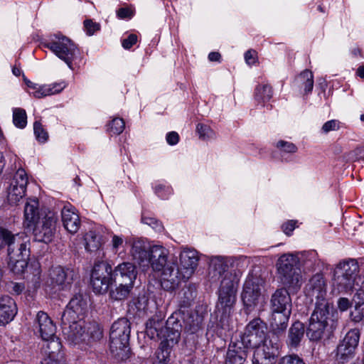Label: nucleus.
<instances>
[{"instance_id": "f257e3e1", "label": "nucleus", "mask_w": 364, "mask_h": 364, "mask_svg": "<svg viewBox=\"0 0 364 364\" xmlns=\"http://www.w3.org/2000/svg\"><path fill=\"white\" fill-rule=\"evenodd\" d=\"M169 251L163 245H154L151 250L152 272L159 277L162 288L175 289L182 280L191 277L198 266V256L195 250L185 248L180 254L181 269L174 260H168Z\"/></svg>"}, {"instance_id": "f03ea898", "label": "nucleus", "mask_w": 364, "mask_h": 364, "mask_svg": "<svg viewBox=\"0 0 364 364\" xmlns=\"http://www.w3.org/2000/svg\"><path fill=\"white\" fill-rule=\"evenodd\" d=\"M242 273L239 270H230L222 276L216 305L218 316L222 327L229 326V318L236 302V294Z\"/></svg>"}, {"instance_id": "7ed1b4c3", "label": "nucleus", "mask_w": 364, "mask_h": 364, "mask_svg": "<svg viewBox=\"0 0 364 364\" xmlns=\"http://www.w3.org/2000/svg\"><path fill=\"white\" fill-rule=\"evenodd\" d=\"M361 282L359 265L354 259H348L338 262L333 272L332 286L338 293L352 292Z\"/></svg>"}, {"instance_id": "20e7f679", "label": "nucleus", "mask_w": 364, "mask_h": 364, "mask_svg": "<svg viewBox=\"0 0 364 364\" xmlns=\"http://www.w3.org/2000/svg\"><path fill=\"white\" fill-rule=\"evenodd\" d=\"M299 259L291 253L282 255L277 262V269L281 282L289 291L296 293L302 284L301 269L298 267Z\"/></svg>"}, {"instance_id": "39448f33", "label": "nucleus", "mask_w": 364, "mask_h": 364, "mask_svg": "<svg viewBox=\"0 0 364 364\" xmlns=\"http://www.w3.org/2000/svg\"><path fill=\"white\" fill-rule=\"evenodd\" d=\"M335 310L333 308L314 309L306 330V336L311 341H318L328 336L335 328Z\"/></svg>"}, {"instance_id": "423d86ee", "label": "nucleus", "mask_w": 364, "mask_h": 364, "mask_svg": "<svg viewBox=\"0 0 364 364\" xmlns=\"http://www.w3.org/2000/svg\"><path fill=\"white\" fill-rule=\"evenodd\" d=\"M129 336L130 323L127 319L122 318L112 324L109 333V347L113 356L122 360L129 358Z\"/></svg>"}, {"instance_id": "0eeeda50", "label": "nucleus", "mask_w": 364, "mask_h": 364, "mask_svg": "<svg viewBox=\"0 0 364 364\" xmlns=\"http://www.w3.org/2000/svg\"><path fill=\"white\" fill-rule=\"evenodd\" d=\"M241 299L247 313L255 310H261L267 303V297L262 292L259 279L253 274H249L243 284Z\"/></svg>"}, {"instance_id": "6e6552de", "label": "nucleus", "mask_w": 364, "mask_h": 364, "mask_svg": "<svg viewBox=\"0 0 364 364\" xmlns=\"http://www.w3.org/2000/svg\"><path fill=\"white\" fill-rule=\"evenodd\" d=\"M45 46L73 70V61L77 58L80 51L69 38L62 35H54L46 41Z\"/></svg>"}, {"instance_id": "1a4fd4ad", "label": "nucleus", "mask_w": 364, "mask_h": 364, "mask_svg": "<svg viewBox=\"0 0 364 364\" xmlns=\"http://www.w3.org/2000/svg\"><path fill=\"white\" fill-rule=\"evenodd\" d=\"M0 237L2 240V248L7 247L9 258H15L16 255L30 257V238L25 232L14 234L3 228Z\"/></svg>"}, {"instance_id": "9d476101", "label": "nucleus", "mask_w": 364, "mask_h": 364, "mask_svg": "<svg viewBox=\"0 0 364 364\" xmlns=\"http://www.w3.org/2000/svg\"><path fill=\"white\" fill-rule=\"evenodd\" d=\"M304 293L307 298L315 301V309L333 308L332 303L327 299V284L322 274L314 275L306 284Z\"/></svg>"}, {"instance_id": "9b49d317", "label": "nucleus", "mask_w": 364, "mask_h": 364, "mask_svg": "<svg viewBox=\"0 0 364 364\" xmlns=\"http://www.w3.org/2000/svg\"><path fill=\"white\" fill-rule=\"evenodd\" d=\"M90 283L95 293H106L114 283L112 266L105 261L95 262L91 273Z\"/></svg>"}, {"instance_id": "f8f14e48", "label": "nucleus", "mask_w": 364, "mask_h": 364, "mask_svg": "<svg viewBox=\"0 0 364 364\" xmlns=\"http://www.w3.org/2000/svg\"><path fill=\"white\" fill-rule=\"evenodd\" d=\"M57 214L48 209L41 210V218L34 224L33 232L36 239L48 243L52 241L56 230Z\"/></svg>"}, {"instance_id": "ddd939ff", "label": "nucleus", "mask_w": 364, "mask_h": 364, "mask_svg": "<svg viewBox=\"0 0 364 364\" xmlns=\"http://www.w3.org/2000/svg\"><path fill=\"white\" fill-rule=\"evenodd\" d=\"M129 246V254L143 271L151 269V250L155 245H149L147 240L142 237H132L127 242Z\"/></svg>"}, {"instance_id": "4468645a", "label": "nucleus", "mask_w": 364, "mask_h": 364, "mask_svg": "<svg viewBox=\"0 0 364 364\" xmlns=\"http://www.w3.org/2000/svg\"><path fill=\"white\" fill-rule=\"evenodd\" d=\"M267 326L260 318H255L246 326L245 331L239 342L248 348H253L262 345L266 340H274L267 338Z\"/></svg>"}, {"instance_id": "2eb2a0df", "label": "nucleus", "mask_w": 364, "mask_h": 364, "mask_svg": "<svg viewBox=\"0 0 364 364\" xmlns=\"http://www.w3.org/2000/svg\"><path fill=\"white\" fill-rule=\"evenodd\" d=\"M28 182V176L23 168H18L8 182L7 200L11 205H16L26 194Z\"/></svg>"}, {"instance_id": "dca6fc26", "label": "nucleus", "mask_w": 364, "mask_h": 364, "mask_svg": "<svg viewBox=\"0 0 364 364\" xmlns=\"http://www.w3.org/2000/svg\"><path fill=\"white\" fill-rule=\"evenodd\" d=\"M279 347L277 338L266 340L262 345L253 347L252 364H274L279 355Z\"/></svg>"}, {"instance_id": "f3484780", "label": "nucleus", "mask_w": 364, "mask_h": 364, "mask_svg": "<svg viewBox=\"0 0 364 364\" xmlns=\"http://www.w3.org/2000/svg\"><path fill=\"white\" fill-rule=\"evenodd\" d=\"M360 331L357 328L350 330L337 347L336 359L339 363H344L353 358L358 345Z\"/></svg>"}, {"instance_id": "a211bd4d", "label": "nucleus", "mask_w": 364, "mask_h": 364, "mask_svg": "<svg viewBox=\"0 0 364 364\" xmlns=\"http://www.w3.org/2000/svg\"><path fill=\"white\" fill-rule=\"evenodd\" d=\"M62 328L65 338L72 344H79L87 337L82 319L68 320L67 323L62 319Z\"/></svg>"}, {"instance_id": "6ab92c4d", "label": "nucleus", "mask_w": 364, "mask_h": 364, "mask_svg": "<svg viewBox=\"0 0 364 364\" xmlns=\"http://www.w3.org/2000/svg\"><path fill=\"white\" fill-rule=\"evenodd\" d=\"M87 310V302L83 299L82 294L75 295L70 301L65 310L64 311L62 318L64 322L68 323L70 319H82V317Z\"/></svg>"}, {"instance_id": "aec40b11", "label": "nucleus", "mask_w": 364, "mask_h": 364, "mask_svg": "<svg viewBox=\"0 0 364 364\" xmlns=\"http://www.w3.org/2000/svg\"><path fill=\"white\" fill-rule=\"evenodd\" d=\"M50 276L52 288L56 291L67 289L73 279V271L60 266L53 268Z\"/></svg>"}, {"instance_id": "412c9836", "label": "nucleus", "mask_w": 364, "mask_h": 364, "mask_svg": "<svg viewBox=\"0 0 364 364\" xmlns=\"http://www.w3.org/2000/svg\"><path fill=\"white\" fill-rule=\"evenodd\" d=\"M61 216L65 229L71 234L76 233L80 227V219L75 208L70 204L64 205Z\"/></svg>"}, {"instance_id": "4be33fe9", "label": "nucleus", "mask_w": 364, "mask_h": 364, "mask_svg": "<svg viewBox=\"0 0 364 364\" xmlns=\"http://www.w3.org/2000/svg\"><path fill=\"white\" fill-rule=\"evenodd\" d=\"M35 326L43 340H48L55 335V325L48 315L43 311H39L37 314Z\"/></svg>"}, {"instance_id": "5701e85b", "label": "nucleus", "mask_w": 364, "mask_h": 364, "mask_svg": "<svg viewBox=\"0 0 364 364\" xmlns=\"http://www.w3.org/2000/svg\"><path fill=\"white\" fill-rule=\"evenodd\" d=\"M114 282H123L129 285L134 284L136 277L135 266L131 262H122L112 271Z\"/></svg>"}, {"instance_id": "b1692460", "label": "nucleus", "mask_w": 364, "mask_h": 364, "mask_svg": "<svg viewBox=\"0 0 364 364\" xmlns=\"http://www.w3.org/2000/svg\"><path fill=\"white\" fill-rule=\"evenodd\" d=\"M17 314L15 301L9 296H0V325L11 321Z\"/></svg>"}, {"instance_id": "393cba45", "label": "nucleus", "mask_w": 364, "mask_h": 364, "mask_svg": "<svg viewBox=\"0 0 364 364\" xmlns=\"http://www.w3.org/2000/svg\"><path fill=\"white\" fill-rule=\"evenodd\" d=\"M247 348L242 342L231 343L227 352L225 364H243L247 358Z\"/></svg>"}, {"instance_id": "a878e982", "label": "nucleus", "mask_w": 364, "mask_h": 364, "mask_svg": "<svg viewBox=\"0 0 364 364\" xmlns=\"http://www.w3.org/2000/svg\"><path fill=\"white\" fill-rule=\"evenodd\" d=\"M271 304L272 311H291V299L286 289H277L272 296Z\"/></svg>"}, {"instance_id": "bb28decb", "label": "nucleus", "mask_w": 364, "mask_h": 364, "mask_svg": "<svg viewBox=\"0 0 364 364\" xmlns=\"http://www.w3.org/2000/svg\"><path fill=\"white\" fill-rule=\"evenodd\" d=\"M173 319V317L171 316L168 318L167 321L168 327L166 328V331H168V334L166 339L161 342L159 346L160 349H168V350L170 351V348L178 343L181 337V324L178 322H176V323L173 322V326L172 327V329L169 330L171 328L170 325Z\"/></svg>"}, {"instance_id": "cd10ccee", "label": "nucleus", "mask_w": 364, "mask_h": 364, "mask_svg": "<svg viewBox=\"0 0 364 364\" xmlns=\"http://www.w3.org/2000/svg\"><path fill=\"white\" fill-rule=\"evenodd\" d=\"M291 312L290 311H272L270 326L274 333L278 335L284 331L287 327Z\"/></svg>"}, {"instance_id": "c85d7f7f", "label": "nucleus", "mask_w": 364, "mask_h": 364, "mask_svg": "<svg viewBox=\"0 0 364 364\" xmlns=\"http://www.w3.org/2000/svg\"><path fill=\"white\" fill-rule=\"evenodd\" d=\"M38 202L36 199L29 200L25 205V224L28 228H33L34 224L41 218V210L38 211Z\"/></svg>"}, {"instance_id": "c756f323", "label": "nucleus", "mask_w": 364, "mask_h": 364, "mask_svg": "<svg viewBox=\"0 0 364 364\" xmlns=\"http://www.w3.org/2000/svg\"><path fill=\"white\" fill-rule=\"evenodd\" d=\"M230 259L222 256H214L210 259V274L213 277H222L225 273L229 272L227 270L228 263Z\"/></svg>"}, {"instance_id": "7c9ffc66", "label": "nucleus", "mask_w": 364, "mask_h": 364, "mask_svg": "<svg viewBox=\"0 0 364 364\" xmlns=\"http://www.w3.org/2000/svg\"><path fill=\"white\" fill-rule=\"evenodd\" d=\"M43 341L44 344L42 347V350L46 355L45 358L60 359L62 357L60 355L62 345L59 338L54 335L52 338Z\"/></svg>"}, {"instance_id": "2f4dec72", "label": "nucleus", "mask_w": 364, "mask_h": 364, "mask_svg": "<svg viewBox=\"0 0 364 364\" xmlns=\"http://www.w3.org/2000/svg\"><path fill=\"white\" fill-rule=\"evenodd\" d=\"M294 85L299 90H304L305 94L311 92L314 87V75L311 71L305 70L294 80Z\"/></svg>"}, {"instance_id": "473e14b6", "label": "nucleus", "mask_w": 364, "mask_h": 364, "mask_svg": "<svg viewBox=\"0 0 364 364\" xmlns=\"http://www.w3.org/2000/svg\"><path fill=\"white\" fill-rule=\"evenodd\" d=\"M304 335V326L301 322L296 321L293 323L289 333V345L291 348L297 347Z\"/></svg>"}, {"instance_id": "72a5a7b5", "label": "nucleus", "mask_w": 364, "mask_h": 364, "mask_svg": "<svg viewBox=\"0 0 364 364\" xmlns=\"http://www.w3.org/2000/svg\"><path fill=\"white\" fill-rule=\"evenodd\" d=\"M85 249L89 252L98 250L102 245V235L95 230H90L84 237Z\"/></svg>"}, {"instance_id": "f704fd0d", "label": "nucleus", "mask_w": 364, "mask_h": 364, "mask_svg": "<svg viewBox=\"0 0 364 364\" xmlns=\"http://www.w3.org/2000/svg\"><path fill=\"white\" fill-rule=\"evenodd\" d=\"M117 286L114 289H111L109 292L110 297L114 300H122L127 298L134 284L129 285L123 282H114Z\"/></svg>"}, {"instance_id": "c9c22d12", "label": "nucleus", "mask_w": 364, "mask_h": 364, "mask_svg": "<svg viewBox=\"0 0 364 364\" xmlns=\"http://www.w3.org/2000/svg\"><path fill=\"white\" fill-rule=\"evenodd\" d=\"M165 330L164 322L158 318L153 317L146 323L147 333L151 334L152 337L155 335L159 338L164 337V331Z\"/></svg>"}, {"instance_id": "e433bc0d", "label": "nucleus", "mask_w": 364, "mask_h": 364, "mask_svg": "<svg viewBox=\"0 0 364 364\" xmlns=\"http://www.w3.org/2000/svg\"><path fill=\"white\" fill-rule=\"evenodd\" d=\"M31 269H33L32 276L28 279V287L29 291H35L41 286V266L37 262H34L31 264Z\"/></svg>"}, {"instance_id": "4c0bfd02", "label": "nucleus", "mask_w": 364, "mask_h": 364, "mask_svg": "<svg viewBox=\"0 0 364 364\" xmlns=\"http://www.w3.org/2000/svg\"><path fill=\"white\" fill-rule=\"evenodd\" d=\"M29 257H24L23 255H16L15 258H9V266L11 271L17 274L24 272L28 266Z\"/></svg>"}, {"instance_id": "58836bf2", "label": "nucleus", "mask_w": 364, "mask_h": 364, "mask_svg": "<svg viewBox=\"0 0 364 364\" xmlns=\"http://www.w3.org/2000/svg\"><path fill=\"white\" fill-rule=\"evenodd\" d=\"M350 318L353 321L358 323L364 318V301L360 298L355 297L354 309L350 311Z\"/></svg>"}, {"instance_id": "ea45409f", "label": "nucleus", "mask_w": 364, "mask_h": 364, "mask_svg": "<svg viewBox=\"0 0 364 364\" xmlns=\"http://www.w3.org/2000/svg\"><path fill=\"white\" fill-rule=\"evenodd\" d=\"M13 122L16 127L24 128L27 124L26 111L21 108H15L13 111Z\"/></svg>"}, {"instance_id": "a19ab883", "label": "nucleus", "mask_w": 364, "mask_h": 364, "mask_svg": "<svg viewBox=\"0 0 364 364\" xmlns=\"http://www.w3.org/2000/svg\"><path fill=\"white\" fill-rule=\"evenodd\" d=\"M196 132L199 138L202 140L208 141L215 138V132L210 126L205 124H198L196 126Z\"/></svg>"}, {"instance_id": "79ce46f5", "label": "nucleus", "mask_w": 364, "mask_h": 364, "mask_svg": "<svg viewBox=\"0 0 364 364\" xmlns=\"http://www.w3.org/2000/svg\"><path fill=\"white\" fill-rule=\"evenodd\" d=\"M256 98L259 101L269 100L272 95V87L269 85H259L256 88Z\"/></svg>"}, {"instance_id": "37998d69", "label": "nucleus", "mask_w": 364, "mask_h": 364, "mask_svg": "<svg viewBox=\"0 0 364 364\" xmlns=\"http://www.w3.org/2000/svg\"><path fill=\"white\" fill-rule=\"evenodd\" d=\"M34 134L37 140L41 143L47 141L48 135L47 132L43 128L42 124L38 122H35L33 124Z\"/></svg>"}, {"instance_id": "c03bdc74", "label": "nucleus", "mask_w": 364, "mask_h": 364, "mask_svg": "<svg viewBox=\"0 0 364 364\" xmlns=\"http://www.w3.org/2000/svg\"><path fill=\"white\" fill-rule=\"evenodd\" d=\"M141 221L143 223L150 226L156 232H160L164 230L161 223L153 217L143 215Z\"/></svg>"}, {"instance_id": "a18cd8bd", "label": "nucleus", "mask_w": 364, "mask_h": 364, "mask_svg": "<svg viewBox=\"0 0 364 364\" xmlns=\"http://www.w3.org/2000/svg\"><path fill=\"white\" fill-rule=\"evenodd\" d=\"M124 238L121 235H113L112 236V240L110 242V246L112 252L114 254H117L118 255H120L122 253L119 252V250L121 247L124 245Z\"/></svg>"}, {"instance_id": "49530a36", "label": "nucleus", "mask_w": 364, "mask_h": 364, "mask_svg": "<svg viewBox=\"0 0 364 364\" xmlns=\"http://www.w3.org/2000/svg\"><path fill=\"white\" fill-rule=\"evenodd\" d=\"M125 127V123L122 118H114L109 124V130L114 134H121Z\"/></svg>"}, {"instance_id": "de8ad7c7", "label": "nucleus", "mask_w": 364, "mask_h": 364, "mask_svg": "<svg viewBox=\"0 0 364 364\" xmlns=\"http://www.w3.org/2000/svg\"><path fill=\"white\" fill-rule=\"evenodd\" d=\"M276 146L281 151L288 154H294L297 151V147L293 143L284 140L279 141Z\"/></svg>"}, {"instance_id": "09e8293b", "label": "nucleus", "mask_w": 364, "mask_h": 364, "mask_svg": "<svg viewBox=\"0 0 364 364\" xmlns=\"http://www.w3.org/2000/svg\"><path fill=\"white\" fill-rule=\"evenodd\" d=\"M66 85H67L64 81L46 85L47 94L48 96L58 94L63 91L66 87Z\"/></svg>"}, {"instance_id": "8fccbe9b", "label": "nucleus", "mask_w": 364, "mask_h": 364, "mask_svg": "<svg viewBox=\"0 0 364 364\" xmlns=\"http://www.w3.org/2000/svg\"><path fill=\"white\" fill-rule=\"evenodd\" d=\"M170 351L159 348L156 353V358L153 364H168Z\"/></svg>"}, {"instance_id": "3c124183", "label": "nucleus", "mask_w": 364, "mask_h": 364, "mask_svg": "<svg viewBox=\"0 0 364 364\" xmlns=\"http://www.w3.org/2000/svg\"><path fill=\"white\" fill-rule=\"evenodd\" d=\"M278 364H305V363L297 355L292 354L281 358Z\"/></svg>"}, {"instance_id": "603ef678", "label": "nucleus", "mask_w": 364, "mask_h": 364, "mask_svg": "<svg viewBox=\"0 0 364 364\" xmlns=\"http://www.w3.org/2000/svg\"><path fill=\"white\" fill-rule=\"evenodd\" d=\"M171 188L164 184H159L155 187V193L158 196L162 199H166L169 195L171 194Z\"/></svg>"}, {"instance_id": "864d4df0", "label": "nucleus", "mask_w": 364, "mask_h": 364, "mask_svg": "<svg viewBox=\"0 0 364 364\" xmlns=\"http://www.w3.org/2000/svg\"><path fill=\"white\" fill-rule=\"evenodd\" d=\"M85 30L88 36H92L97 31L100 30L99 23L93 22L92 20H85L84 21Z\"/></svg>"}, {"instance_id": "5fc2aeb1", "label": "nucleus", "mask_w": 364, "mask_h": 364, "mask_svg": "<svg viewBox=\"0 0 364 364\" xmlns=\"http://www.w3.org/2000/svg\"><path fill=\"white\" fill-rule=\"evenodd\" d=\"M340 128V122L336 119H332L326 122L322 127V131L324 133H328L331 131L338 130Z\"/></svg>"}, {"instance_id": "6e6d98bb", "label": "nucleus", "mask_w": 364, "mask_h": 364, "mask_svg": "<svg viewBox=\"0 0 364 364\" xmlns=\"http://www.w3.org/2000/svg\"><path fill=\"white\" fill-rule=\"evenodd\" d=\"M137 41V36L135 34H130L127 38L122 41V47L125 49H129Z\"/></svg>"}, {"instance_id": "4d7b16f0", "label": "nucleus", "mask_w": 364, "mask_h": 364, "mask_svg": "<svg viewBox=\"0 0 364 364\" xmlns=\"http://www.w3.org/2000/svg\"><path fill=\"white\" fill-rule=\"evenodd\" d=\"M245 60L247 64L252 65L256 63L257 53L255 50H250L245 53Z\"/></svg>"}, {"instance_id": "13d9d810", "label": "nucleus", "mask_w": 364, "mask_h": 364, "mask_svg": "<svg viewBox=\"0 0 364 364\" xmlns=\"http://www.w3.org/2000/svg\"><path fill=\"white\" fill-rule=\"evenodd\" d=\"M46 90V85H39L38 88L36 91H32L31 94L36 98H42L48 96Z\"/></svg>"}, {"instance_id": "bf43d9fd", "label": "nucleus", "mask_w": 364, "mask_h": 364, "mask_svg": "<svg viewBox=\"0 0 364 364\" xmlns=\"http://www.w3.org/2000/svg\"><path fill=\"white\" fill-rule=\"evenodd\" d=\"M338 308L341 311H346L351 305V302L347 298H340L337 302Z\"/></svg>"}, {"instance_id": "052dcab7", "label": "nucleus", "mask_w": 364, "mask_h": 364, "mask_svg": "<svg viewBox=\"0 0 364 364\" xmlns=\"http://www.w3.org/2000/svg\"><path fill=\"white\" fill-rule=\"evenodd\" d=\"M296 224V221L295 220H289L284 223L282 225L284 232L287 235H290L293 230L295 229Z\"/></svg>"}, {"instance_id": "680f3d73", "label": "nucleus", "mask_w": 364, "mask_h": 364, "mask_svg": "<svg viewBox=\"0 0 364 364\" xmlns=\"http://www.w3.org/2000/svg\"><path fill=\"white\" fill-rule=\"evenodd\" d=\"M117 14L119 18H130L133 16V11L129 8H121L117 11Z\"/></svg>"}, {"instance_id": "e2e57ef3", "label": "nucleus", "mask_w": 364, "mask_h": 364, "mask_svg": "<svg viewBox=\"0 0 364 364\" xmlns=\"http://www.w3.org/2000/svg\"><path fill=\"white\" fill-rule=\"evenodd\" d=\"M179 141V136L176 132H171L166 135V141L170 145H176Z\"/></svg>"}, {"instance_id": "0e129e2a", "label": "nucleus", "mask_w": 364, "mask_h": 364, "mask_svg": "<svg viewBox=\"0 0 364 364\" xmlns=\"http://www.w3.org/2000/svg\"><path fill=\"white\" fill-rule=\"evenodd\" d=\"M11 291L19 294L24 289V285L22 283H11L9 286Z\"/></svg>"}, {"instance_id": "69168bd1", "label": "nucleus", "mask_w": 364, "mask_h": 364, "mask_svg": "<svg viewBox=\"0 0 364 364\" xmlns=\"http://www.w3.org/2000/svg\"><path fill=\"white\" fill-rule=\"evenodd\" d=\"M354 297L360 298L361 301H364V280H361V285L357 289Z\"/></svg>"}, {"instance_id": "338daca9", "label": "nucleus", "mask_w": 364, "mask_h": 364, "mask_svg": "<svg viewBox=\"0 0 364 364\" xmlns=\"http://www.w3.org/2000/svg\"><path fill=\"white\" fill-rule=\"evenodd\" d=\"M41 364H64V363L63 362H61L60 359H58V358H44L41 361Z\"/></svg>"}, {"instance_id": "774afa93", "label": "nucleus", "mask_w": 364, "mask_h": 364, "mask_svg": "<svg viewBox=\"0 0 364 364\" xmlns=\"http://www.w3.org/2000/svg\"><path fill=\"white\" fill-rule=\"evenodd\" d=\"M220 57V54L218 52H212L208 55V59L210 61H219Z\"/></svg>"}]
</instances>
